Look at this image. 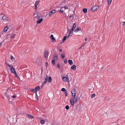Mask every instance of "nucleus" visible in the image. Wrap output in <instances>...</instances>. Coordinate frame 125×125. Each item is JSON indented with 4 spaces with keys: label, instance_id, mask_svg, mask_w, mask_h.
Wrapping results in <instances>:
<instances>
[{
    "label": "nucleus",
    "instance_id": "nucleus-14",
    "mask_svg": "<svg viewBox=\"0 0 125 125\" xmlns=\"http://www.w3.org/2000/svg\"><path fill=\"white\" fill-rule=\"evenodd\" d=\"M67 37L66 36H65L64 37L63 39H62V42L61 43V44H62V43L64 42V41L66 39Z\"/></svg>",
    "mask_w": 125,
    "mask_h": 125
},
{
    "label": "nucleus",
    "instance_id": "nucleus-26",
    "mask_svg": "<svg viewBox=\"0 0 125 125\" xmlns=\"http://www.w3.org/2000/svg\"><path fill=\"white\" fill-rule=\"evenodd\" d=\"M52 81V77L51 76H49L48 78V82L50 83Z\"/></svg>",
    "mask_w": 125,
    "mask_h": 125
},
{
    "label": "nucleus",
    "instance_id": "nucleus-40",
    "mask_svg": "<svg viewBox=\"0 0 125 125\" xmlns=\"http://www.w3.org/2000/svg\"><path fill=\"white\" fill-rule=\"evenodd\" d=\"M39 2H40V1H37L35 3V6H37L38 5V3Z\"/></svg>",
    "mask_w": 125,
    "mask_h": 125
},
{
    "label": "nucleus",
    "instance_id": "nucleus-64",
    "mask_svg": "<svg viewBox=\"0 0 125 125\" xmlns=\"http://www.w3.org/2000/svg\"><path fill=\"white\" fill-rule=\"evenodd\" d=\"M65 0H64V1H63L62 2V3H64V2H65Z\"/></svg>",
    "mask_w": 125,
    "mask_h": 125
},
{
    "label": "nucleus",
    "instance_id": "nucleus-43",
    "mask_svg": "<svg viewBox=\"0 0 125 125\" xmlns=\"http://www.w3.org/2000/svg\"><path fill=\"white\" fill-rule=\"evenodd\" d=\"M30 91H31L33 92L34 93V92H35V89H34L32 88L30 89Z\"/></svg>",
    "mask_w": 125,
    "mask_h": 125
},
{
    "label": "nucleus",
    "instance_id": "nucleus-9",
    "mask_svg": "<svg viewBox=\"0 0 125 125\" xmlns=\"http://www.w3.org/2000/svg\"><path fill=\"white\" fill-rule=\"evenodd\" d=\"M15 75V77L17 78L19 80H20V77L18 76L17 74L16 71L15 72H13V73Z\"/></svg>",
    "mask_w": 125,
    "mask_h": 125
},
{
    "label": "nucleus",
    "instance_id": "nucleus-44",
    "mask_svg": "<svg viewBox=\"0 0 125 125\" xmlns=\"http://www.w3.org/2000/svg\"><path fill=\"white\" fill-rule=\"evenodd\" d=\"M41 15V13L40 12H37V16H40Z\"/></svg>",
    "mask_w": 125,
    "mask_h": 125
},
{
    "label": "nucleus",
    "instance_id": "nucleus-3",
    "mask_svg": "<svg viewBox=\"0 0 125 125\" xmlns=\"http://www.w3.org/2000/svg\"><path fill=\"white\" fill-rule=\"evenodd\" d=\"M44 55H45V59H46L47 60L48 59V50H45L44 52Z\"/></svg>",
    "mask_w": 125,
    "mask_h": 125
},
{
    "label": "nucleus",
    "instance_id": "nucleus-24",
    "mask_svg": "<svg viewBox=\"0 0 125 125\" xmlns=\"http://www.w3.org/2000/svg\"><path fill=\"white\" fill-rule=\"evenodd\" d=\"M68 62L70 65H72L73 64V62L72 60H68Z\"/></svg>",
    "mask_w": 125,
    "mask_h": 125
},
{
    "label": "nucleus",
    "instance_id": "nucleus-19",
    "mask_svg": "<svg viewBox=\"0 0 125 125\" xmlns=\"http://www.w3.org/2000/svg\"><path fill=\"white\" fill-rule=\"evenodd\" d=\"M41 16H42V17H43V16H36L34 17V18L35 19H36L37 20H38L41 19V18H42V17H41Z\"/></svg>",
    "mask_w": 125,
    "mask_h": 125
},
{
    "label": "nucleus",
    "instance_id": "nucleus-20",
    "mask_svg": "<svg viewBox=\"0 0 125 125\" xmlns=\"http://www.w3.org/2000/svg\"><path fill=\"white\" fill-rule=\"evenodd\" d=\"M83 11L84 13H86L87 12V9L86 8H84L83 9Z\"/></svg>",
    "mask_w": 125,
    "mask_h": 125
},
{
    "label": "nucleus",
    "instance_id": "nucleus-22",
    "mask_svg": "<svg viewBox=\"0 0 125 125\" xmlns=\"http://www.w3.org/2000/svg\"><path fill=\"white\" fill-rule=\"evenodd\" d=\"M64 9L63 8V7H62L59 10V12H60L63 13L64 11Z\"/></svg>",
    "mask_w": 125,
    "mask_h": 125
},
{
    "label": "nucleus",
    "instance_id": "nucleus-30",
    "mask_svg": "<svg viewBox=\"0 0 125 125\" xmlns=\"http://www.w3.org/2000/svg\"><path fill=\"white\" fill-rule=\"evenodd\" d=\"M48 77L47 76L45 79V83H46L48 81Z\"/></svg>",
    "mask_w": 125,
    "mask_h": 125
},
{
    "label": "nucleus",
    "instance_id": "nucleus-53",
    "mask_svg": "<svg viewBox=\"0 0 125 125\" xmlns=\"http://www.w3.org/2000/svg\"><path fill=\"white\" fill-rule=\"evenodd\" d=\"M86 42H84L82 44L83 46H84V45H85L86 44Z\"/></svg>",
    "mask_w": 125,
    "mask_h": 125
},
{
    "label": "nucleus",
    "instance_id": "nucleus-37",
    "mask_svg": "<svg viewBox=\"0 0 125 125\" xmlns=\"http://www.w3.org/2000/svg\"><path fill=\"white\" fill-rule=\"evenodd\" d=\"M57 67L58 69H59L60 68V63H58L57 64Z\"/></svg>",
    "mask_w": 125,
    "mask_h": 125
},
{
    "label": "nucleus",
    "instance_id": "nucleus-10",
    "mask_svg": "<svg viewBox=\"0 0 125 125\" xmlns=\"http://www.w3.org/2000/svg\"><path fill=\"white\" fill-rule=\"evenodd\" d=\"M55 12V10H53L50 11L49 14V16H51L52 14L54 13Z\"/></svg>",
    "mask_w": 125,
    "mask_h": 125
},
{
    "label": "nucleus",
    "instance_id": "nucleus-51",
    "mask_svg": "<svg viewBox=\"0 0 125 125\" xmlns=\"http://www.w3.org/2000/svg\"><path fill=\"white\" fill-rule=\"evenodd\" d=\"M26 53V52H25V51H24L23 52H22V54H23V55H24V54H25Z\"/></svg>",
    "mask_w": 125,
    "mask_h": 125
},
{
    "label": "nucleus",
    "instance_id": "nucleus-18",
    "mask_svg": "<svg viewBox=\"0 0 125 125\" xmlns=\"http://www.w3.org/2000/svg\"><path fill=\"white\" fill-rule=\"evenodd\" d=\"M27 115L28 117L32 119V118H34V116H33L30 114H27Z\"/></svg>",
    "mask_w": 125,
    "mask_h": 125
},
{
    "label": "nucleus",
    "instance_id": "nucleus-5",
    "mask_svg": "<svg viewBox=\"0 0 125 125\" xmlns=\"http://www.w3.org/2000/svg\"><path fill=\"white\" fill-rule=\"evenodd\" d=\"M40 87L39 86H36L35 88V91L34 92V93H37V91L39 90L40 89Z\"/></svg>",
    "mask_w": 125,
    "mask_h": 125
},
{
    "label": "nucleus",
    "instance_id": "nucleus-33",
    "mask_svg": "<svg viewBox=\"0 0 125 125\" xmlns=\"http://www.w3.org/2000/svg\"><path fill=\"white\" fill-rule=\"evenodd\" d=\"M95 94H93L91 95V97L92 98H93L95 97Z\"/></svg>",
    "mask_w": 125,
    "mask_h": 125
},
{
    "label": "nucleus",
    "instance_id": "nucleus-6",
    "mask_svg": "<svg viewBox=\"0 0 125 125\" xmlns=\"http://www.w3.org/2000/svg\"><path fill=\"white\" fill-rule=\"evenodd\" d=\"M50 38L52 40V42H55V40L54 37L53 35H51L50 36Z\"/></svg>",
    "mask_w": 125,
    "mask_h": 125
},
{
    "label": "nucleus",
    "instance_id": "nucleus-31",
    "mask_svg": "<svg viewBox=\"0 0 125 125\" xmlns=\"http://www.w3.org/2000/svg\"><path fill=\"white\" fill-rule=\"evenodd\" d=\"M73 16H65V18H66L67 19H70V18H71L72 17V18H73Z\"/></svg>",
    "mask_w": 125,
    "mask_h": 125
},
{
    "label": "nucleus",
    "instance_id": "nucleus-57",
    "mask_svg": "<svg viewBox=\"0 0 125 125\" xmlns=\"http://www.w3.org/2000/svg\"><path fill=\"white\" fill-rule=\"evenodd\" d=\"M9 35V34L7 35L6 37V38L7 39H8L9 38V37H8V36Z\"/></svg>",
    "mask_w": 125,
    "mask_h": 125
},
{
    "label": "nucleus",
    "instance_id": "nucleus-55",
    "mask_svg": "<svg viewBox=\"0 0 125 125\" xmlns=\"http://www.w3.org/2000/svg\"><path fill=\"white\" fill-rule=\"evenodd\" d=\"M10 88V87H8L7 88V92H7L8 91V90H9V89Z\"/></svg>",
    "mask_w": 125,
    "mask_h": 125
},
{
    "label": "nucleus",
    "instance_id": "nucleus-21",
    "mask_svg": "<svg viewBox=\"0 0 125 125\" xmlns=\"http://www.w3.org/2000/svg\"><path fill=\"white\" fill-rule=\"evenodd\" d=\"M81 29L80 27H79L77 28L76 29L74 30V31L76 32H78L79 31H81Z\"/></svg>",
    "mask_w": 125,
    "mask_h": 125
},
{
    "label": "nucleus",
    "instance_id": "nucleus-60",
    "mask_svg": "<svg viewBox=\"0 0 125 125\" xmlns=\"http://www.w3.org/2000/svg\"><path fill=\"white\" fill-rule=\"evenodd\" d=\"M43 86V84H42V85H41V88H42Z\"/></svg>",
    "mask_w": 125,
    "mask_h": 125
},
{
    "label": "nucleus",
    "instance_id": "nucleus-11",
    "mask_svg": "<svg viewBox=\"0 0 125 125\" xmlns=\"http://www.w3.org/2000/svg\"><path fill=\"white\" fill-rule=\"evenodd\" d=\"M53 59L54 60H57L58 59V56L56 54L54 55Z\"/></svg>",
    "mask_w": 125,
    "mask_h": 125
},
{
    "label": "nucleus",
    "instance_id": "nucleus-12",
    "mask_svg": "<svg viewBox=\"0 0 125 125\" xmlns=\"http://www.w3.org/2000/svg\"><path fill=\"white\" fill-rule=\"evenodd\" d=\"M76 66L75 65H73L71 67V69L72 70H75L76 69Z\"/></svg>",
    "mask_w": 125,
    "mask_h": 125
},
{
    "label": "nucleus",
    "instance_id": "nucleus-34",
    "mask_svg": "<svg viewBox=\"0 0 125 125\" xmlns=\"http://www.w3.org/2000/svg\"><path fill=\"white\" fill-rule=\"evenodd\" d=\"M61 58L62 59H63L64 58V54H61Z\"/></svg>",
    "mask_w": 125,
    "mask_h": 125
},
{
    "label": "nucleus",
    "instance_id": "nucleus-13",
    "mask_svg": "<svg viewBox=\"0 0 125 125\" xmlns=\"http://www.w3.org/2000/svg\"><path fill=\"white\" fill-rule=\"evenodd\" d=\"M72 94H76V92L75 89H73L71 91Z\"/></svg>",
    "mask_w": 125,
    "mask_h": 125
},
{
    "label": "nucleus",
    "instance_id": "nucleus-45",
    "mask_svg": "<svg viewBox=\"0 0 125 125\" xmlns=\"http://www.w3.org/2000/svg\"><path fill=\"white\" fill-rule=\"evenodd\" d=\"M10 59L11 60H15L14 57L12 56H11Z\"/></svg>",
    "mask_w": 125,
    "mask_h": 125
},
{
    "label": "nucleus",
    "instance_id": "nucleus-54",
    "mask_svg": "<svg viewBox=\"0 0 125 125\" xmlns=\"http://www.w3.org/2000/svg\"><path fill=\"white\" fill-rule=\"evenodd\" d=\"M12 96V97L13 98H15L16 97V96L15 95H14L13 96Z\"/></svg>",
    "mask_w": 125,
    "mask_h": 125
},
{
    "label": "nucleus",
    "instance_id": "nucleus-32",
    "mask_svg": "<svg viewBox=\"0 0 125 125\" xmlns=\"http://www.w3.org/2000/svg\"><path fill=\"white\" fill-rule=\"evenodd\" d=\"M61 91L62 92H65L66 91H67L66 90V89L64 88H62L61 89Z\"/></svg>",
    "mask_w": 125,
    "mask_h": 125
},
{
    "label": "nucleus",
    "instance_id": "nucleus-47",
    "mask_svg": "<svg viewBox=\"0 0 125 125\" xmlns=\"http://www.w3.org/2000/svg\"><path fill=\"white\" fill-rule=\"evenodd\" d=\"M63 8L64 9V10L66 9H68V7L66 6H65L64 7H63Z\"/></svg>",
    "mask_w": 125,
    "mask_h": 125
},
{
    "label": "nucleus",
    "instance_id": "nucleus-48",
    "mask_svg": "<svg viewBox=\"0 0 125 125\" xmlns=\"http://www.w3.org/2000/svg\"><path fill=\"white\" fill-rule=\"evenodd\" d=\"M70 34H70V33H69V35H68L67 36V38L69 37H70V36H72V35H71Z\"/></svg>",
    "mask_w": 125,
    "mask_h": 125
},
{
    "label": "nucleus",
    "instance_id": "nucleus-58",
    "mask_svg": "<svg viewBox=\"0 0 125 125\" xmlns=\"http://www.w3.org/2000/svg\"><path fill=\"white\" fill-rule=\"evenodd\" d=\"M5 64H6V65H7L8 64H7V61H6V60L5 61Z\"/></svg>",
    "mask_w": 125,
    "mask_h": 125
},
{
    "label": "nucleus",
    "instance_id": "nucleus-49",
    "mask_svg": "<svg viewBox=\"0 0 125 125\" xmlns=\"http://www.w3.org/2000/svg\"><path fill=\"white\" fill-rule=\"evenodd\" d=\"M8 66H9V67H10L11 68V67H13L11 65H9V64L7 65Z\"/></svg>",
    "mask_w": 125,
    "mask_h": 125
},
{
    "label": "nucleus",
    "instance_id": "nucleus-61",
    "mask_svg": "<svg viewBox=\"0 0 125 125\" xmlns=\"http://www.w3.org/2000/svg\"><path fill=\"white\" fill-rule=\"evenodd\" d=\"M87 40V38H85V40L86 41Z\"/></svg>",
    "mask_w": 125,
    "mask_h": 125
},
{
    "label": "nucleus",
    "instance_id": "nucleus-59",
    "mask_svg": "<svg viewBox=\"0 0 125 125\" xmlns=\"http://www.w3.org/2000/svg\"><path fill=\"white\" fill-rule=\"evenodd\" d=\"M37 8V6H35L34 9L36 10Z\"/></svg>",
    "mask_w": 125,
    "mask_h": 125
},
{
    "label": "nucleus",
    "instance_id": "nucleus-41",
    "mask_svg": "<svg viewBox=\"0 0 125 125\" xmlns=\"http://www.w3.org/2000/svg\"><path fill=\"white\" fill-rule=\"evenodd\" d=\"M112 0H108V4H110Z\"/></svg>",
    "mask_w": 125,
    "mask_h": 125
},
{
    "label": "nucleus",
    "instance_id": "nucleus-39",
    "mask_svg": "<svg viewBox=\"0 0 125 125\" xmlns=\"http://www.w3.org/2000/svg\"><path fill=\"white\" fill-rule=\"evenodd\" d=\"M64 63H66L67 62V59L65 58L64 60Z\"/></svg>",
    "mask_w": 125,
    "mask_h": 125
},
{
    "label": "nucleus",
    "instance_id": "nucleus-29",
    "mask_svg": "<svg viewBox=\"0 0 125 125\" xmlns=\"http://www.w3.org/2000/svg\"><path fill=\"white\" fill-rule=\"evenodd\" d=\"M68 31H70L69 32V33L70 34H72L73 33V30L71 29V30L70 31V30L68 29Z\"/></svg>",
    "mask_w": 125,
    "mask_h": 125
},
{
    "label": "nucleus",
    "instance_id": "nucleus-56",
    "mask_svg": "<svg viewBox=\"0 0 125 125\" xmlns=\"http://www.w3.org/2000/svg\"><path fill=\"white\" fill-rule=\"evenodd\" d=\"M25 52H26V53L28 52H29V50H28L27 49L25 51Z\"/></svg>",
    "mask_w": 125,
    "mask_h": 125
},
{
    "label": "nucleus",
    "instance_id": "nucleus-4",
    "mask_svg": "<svg viewBox=\"0 0 125 125\" xmlns=\"http://www.w3.org/2000/svg\"><path fill=\"white\" fill-rule=\"evenodd\" d=\"M65 79H64V82H67L69 83V77H68V75L67 74L66 76L65 77Z\"/></svg>",
    "mask_w": 125,
    "mask_h": 125
},
{
    "label": "nucleus",
    "instance_id": "nucleus-8",
    "mask_svg": "<svg viewBox=\"0 0 125 125\" xmlns=\"http://www.w3.org/2000/svg\"><path fill=\"white\" fill-rule=\"evenodd\" d=\"M10 70L11 73H13V72H15V69L14 67H11L10 68Z\"/></svg>",
    "mask_w": 125,
    "mask_h": 125
},
{
    "label": "nucleus",
    "instance_id": "nucleus-62",
    "mask_svg": "<svg viewBox=\"0 0 125 125\" xmlns=\"http://www.w3.org/2000/svg\"><path fill=\"white\" fill-rule=\"evenodd\" d=\"M82 48V47L81 46V47H80L79 48V50H80V49H81V48Z\"/></svg>",
    "mask_w": 125,
    "mask_h": 125
},
{
    "label": "nucleus",
    "instance_id": "nucleus-38",
    "mask_svg": "<svg viewBox=\"0 0 125 125\" xmlns=\"http://www.w3.org/2000/svg\"><path fill=\"white\" fill-rule=\"evenodd\" d=\"M64 94L65 95V96L66 97V96H67L68 94L67 93V91H65V92H64Z\"/></svg>",
    "mask_w": 125,
    "mask_h": 125
},
{
    "label": "nucleus",
    "instance_id": "nucleus-28",
    "mask_svg": "<svg viewBox=\"0 0 125 125\" xmlns=\"http://www.w3.org/2000/svg\"><path fill=\"white\" fill-rule=\"evenodd\" d=\"M52 64L53 65H55V60H52Z\"/></svg>",
    "mask_w": 125,
    "mask_h": 125
},
{
    "label": "nucleus",
    "instance_id": "nucleus-15",
    "mask_svg": "<svg viewBox=\"0 0 125 125\" xmlns=\"http://www.w3.org/2000/svg\"><path fill=\"white\" fill-rule=\"evenodd\" d=\"M8 28V25H7L6 26H5L3 30V31L5 32H7Z\"/></svg>",
    "mask_w": 125,
    "mask_h": 125
},
{
    "label": "nucleus",
    "instance_id": "nucleus-27",
    "mask_svg": "<svg viewBox=\"0 0 125 125\" xmlns=\"http://www.w3.org/2000/svg\"><path fill=\"white\" fill-rule=\"evenodd\" d=\"M45 121L43 120H41L40 121V123L42 124H44Z\"/></svg>",
    "mask_w": 125,
    "mask_h": 125
},
{
    "label": "nucleus",
    "instance_id": "nucleus-23",
    "mask_svg": "<svg viewBox=\"0 0 125 125\" xmlns=\"http://www.w3.org/2000/svg\"><path fill=\"white\" fill-rule=\"evenodd\" d=\"M5 95L7 97L9 100V102H10V97L9 96V95H7V92H6L5 93Z\"/></svg>",
    "mask_w": 125,
    "mask_h": 125
},
{
    "label": "nucleus",
    "instance_id": "nucleus-2",
    "mask_svg": "<svg viewBox=\"0 0 125 125\" xmlns=\"http://www.w3.org/2000/svg\"><path fill=\"white\" fill-rule=\"evenodd\" d=\"M99 6L97 5H94L91 8L92 11H95L97 10L98 9Z\"/></svg>",
    "mask_w": 125,
    "mask_h": 125
},
{
    "label": "nucleus",
    "instance_id": "nucleus-42",
    "mask_svg": "<svg viewBox=\"0 0 125 125\" xmlns=\"http://www.w3.org/2000/svg\"><path fill=\"white\" fill-rule=\"evenodd\" d=\"M16 34H14L13 35V36H11V38H14L16 35Z\"/></svg>",
    "mask_w": 125,
    "mask_h": 125
},
{
    "label": "nucleus",
    "instance_id": "nucleus-46",
    "mask_svg": "<svg viewBox=\"0 0 125 125\" xmlns=\"http://www.w3.org/2000/svg\"><path fill=\"white\" fill-rule=\"evenodd\" d=\"M114 23L113 22H111L110 24H109V25L110 26H112V25H113L114 24Z\"/></svg>",
    "mask_w": 125,
    "mask_h": 125
},
{
    "label": "nucleus",
    "instance_id": "nucleus-1",
    "mask_svg": "<svg viewBox=\"0 0 125 125\" xmlns=\"http://www.w3.org/2000/svg\"><path fill=\"white\" fill-rule=\"evenodd\" d=\"M76 98H75L74 99L73 98H71L70 100V102L72 106H73L74 104V103H76L77 101V96H76Z\"/></svg>",
    "mask_w": 125,
    "mask_h": 125
},
{
    "label": "nucleus",
    "instance_id": "nucleus-7",
    "mask_svg": "<svg viewBox=\"0 0 125 125\" xmlns=\"http://www.w3.org/2000/svg\"><path fill=\"white\" fill-rule=\"evenodd\" d=\"M43 19L41 18L40 19H39L38 20L37 22V24H40L41 23V22L43 21Z\"/></svg>",
    "mask_w": 125,
    "mask_h": 125
},
{
    "label": "nucleus",
    "instance_id": "nucleus-36",
    "mask_svg": "<svg viewBox=\"0 0 125 125\" xmlns=\"http://www.w3.org/2000/svg\"><path fill=\"white\" fill-rule=\"evenodd\" d=\"M69 106L68 105L66 106L65 107V109L67 110L69 109Z\"/></svg>",
    "mask_w": 125,
    "mask_h": 125
},
{
    "label": "nucleus",
    "instance_id": "nucleus-63",
    "mask_svg": "<svg viewBox=\"0 0 125 125\" xmlns=\"http://www.w3.org/2000/svg\"><path fill=\"white\" fill-rule=\"evenodd\" d=\"M125 24L123 23L122 24V26H125Z\"/></svg>",
    "mask_w": 125,
    "mask_h": 125
},
{
    "label": "nucleus",
    "instance_id": "nucleus-16",
    "mask_svg": "<svg viewBox=\"0 0 125 125\" xmlns=\"http://www.w3.org/2000/svg\"><path fill=\"white\" fill-rule=\"evenodd\" d=\"M76 24L75 23L73 24L71 29L74 31V30L75 29V27H76Z\"/></svg>",
    "mask_w": 125,
    "mask_h": 125
},
{
    "label": "nucleus",
    "instance_id": "nucleus-35",
    "mask_svg": "<svg viewBox=\"0 0 125 125\" xmlns=\"http://www.w3.org/2000/svg\"><path fill=\"white\" fill-rule=\"evenodd\" d=\"M35 93L36 94V96H35V97L36 98V99L37 100H38V96L37 95V93Z\"/></svg>",
    "mask_w": 125,
    "mask_h": 125
},
{
    "label": "nucleus",
    "instance_id": "nucleus-17",
    "mask_svg": "<svg viewBox=\"0 0 125 125\" xmlns=\"http://www.w3.org/2000/svg\"><path fill=\"white\" fill-rule=\"evenodd\" d=\"M2 19L4 20H6L8 21V19L7 16H2Z\"/></svg>",
    "mask_w": 125,
    "mask_h": 125
},
{
    "label": "nucleus",
    "instance_id": "nucleus-25",
    "mask_svg": "<svg viewBox=\"0 0 125 125\" xmlns=\"http://www.w3.org/2000/svg\"><path fill=\"white\" fill-rule=\"evenodd\" d=\"M76 94H72V97L71 98H73V99H74V98H76V96H77L76 95Z\"/></svg>",
    "mask_w": 125,
    "mask_h": 125
},
{
    "label": "nucleus",
    "instance_id": "nucleus-52",
    "mask_svg": "<svg viewBox=\"0 0 125 125\" xmlns=\"http://www.w3.org/2000/svg\"><path fill=\"white\" fill-rule=\"evenodd\" d=\"M48 65V63L47 62H46V67H47Z\"/></svg>",
    "mask_w": 125,
    "mask_h": 125
},
{
    "label": "nucleus",
    "instance_id": "nucleus-50",
    "mask_svg": "<svg viewBox=\"0 0 125 125\" xmlns=\"http://www.w3.org/2000/svg\"><path fill=\"white\" fill-rule=\"evenodd\" d=\"M62 79H63V80L64 81V79L65 78V77H64V76H63V77L62 76Z\"/></svg>",
    "mask_w": 125,
    "mask_h": 125
}]
</instances>
